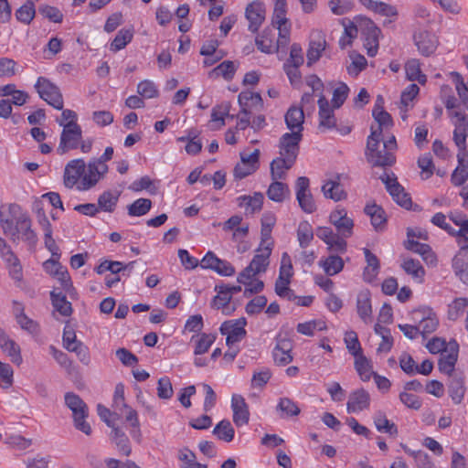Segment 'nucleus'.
<instances>
[{
	"instance_id": "nucleus-1",
	"label": "nucleus",
	"mask_w": 468,
	"mask_h": 468,
	"mask_svg": "<svg viewBox=\"0 0 468 468\" xmlns=\"http://www.w3.org/2000/svg\"><path fill=\"white\" fill-rule=\"evenodd\" d=\"M372 114L375 121L378 122V126L377 128L371 126V133L367 137L365 154L367 162L373 166L386 168L395 164L396 157L392 153L388 152H385L384 154H381L378 146L382 140L383 129L392 125V119L390 114L384 111L383 107L379 106L378 103L375 104Z\"/></svg>"
},
{
	"instance_id": "nucleus-2",
	"label": "nucleus",
	"mask_w": 468,
	"mask_h": 468,
	"mask_svg": "<svg viewBox=\"0 0 468 468\" xmlns=\"http://www.w3.org/2000/svg\"><path fill=\"white\" fill-rule=\"evenodd\" d=\"M66 406L72 411L74 426L86 435L91 433L90 425L85 420L88 417V407L82 399L73 393L67 392L64 396Z\"/></svg>"
},
{
	"instance_id": "nucleus-3",
	"label": "nucleus",
	"mask_w": 468,
	"mask_h": 468,
	"mask_svg": "<svg viewBox=\"0 0 468 468\" xmlns=\"http://www.w3.org/2000/svg\"><path fill=\"white\" fill-rule=\"evenodd\" d=\"M58 123L63 129L60 133L57 153L59 155H63L70 150L79 148L82 139V130L77 122L63 123V121H58Z\"/></svg>"
},
{
	"instance_id": "nucleus-4",
	"label": "nucleus",
	"mask_w": 468,
	"mask_h": 468,
	"mask_svg": "<svg viewBox=\"0 0 468 468\" xmlns=\"http://www.w3.org/2000/svg\"><path fill=\"white\" fill-rule=\"evenodd\" d=\"M39 97L57 110L64 106L63 96L59 88L45 77H38L34 85Z\"/></svg>"
},
{
	"instance_id": "nucleus-5",
	"label": "nucleus",
	"mask_w": 468,
	"mask_h": 468,
	"mask_svg": "<svg viewBox=\"0 0 468 468\" xmlns=\"http://www.w3.org/2000/svg\"><path fill=\"white\" fill-rule=\"evenodd\" d=\"M379 179L385 185L387 191L397 204L407 209L411 207L412 202L410 195L405 192L404 187L398 182V178L394 173L384 171L379 176Z\"/></svg>"
},
{
	"instance_id": "nucleus-6",
	"label": "nucleus",
	"mask_w": 468,
	"mask_h": 468,
	"mask_svg": "<svg viewBox=\"0 0 468 468\" xmlns=\"http://www.w3.org/2000/svg\"><path fill=\"white\" fill-rule=\"evenodd\" d=\"M449 117L454 126L453 141L458 150L466 148L468 137V114L463 111L450 112Z\"/></svg>"
},
{
	"instance_id": "nucleus-7",
	"label": "nucleus",
	"mask_w": 468,
	"mask_h": 468,
	"mask_svg": "<svg viewBox=\"0 0 468 468\" xmlns=\"http://www.w3.org/2000/svg\"><path fill=\"white\" fill-rule=\"evenodd\" d=\"M246 324L247 320L244 317L225 321L221 324L219 331L221 335H227L226 343L228 346H233L245 338L247 335Z\"/></svg>"
},
{
	"instance_id": "nucleus-8",
	"label": "nucleus",
	"mask_w": 468,
	"mask_h": 468,
	"mask_svg": "<svg viewBox=\"0 0 468 468\" xmlns=\"http://www.w3.org/2000/svg\"><path fill=\"white\" fill-rule=\"evenodd\" d=\"M310 181L306 176H300L296 180V199L303 211L311 214L316 210L314 197L310 191Z\"/></svg>"
},
{
	"instance_id": "nucleus-9",
	"label": "nucleus",
	"mask_w": 468,
	"mask_h": 468,
	"mask_svg": "<svg viewBox=\"0 0 468 468\" xmlns=\"http://www.w3.org/2000/svg\"><path fill=\"white\" fill-rule=\"evenodd\" d=\"M360 27L362 35L365 37L364 46L369 57H374L378 49V38L381 33L380 29L375 23L368 18L360 19Z\"/></svg>"
},
{
	"instance_id": "nucleus-10",
	"label": "nucleus",
	"mask_w": 468,
	"mask_h": 468,
	"mask_svg": "<svg viewBox=\"0 0 468 468\" xmlns=\"http://www.w3.org/2000/svg\"><path fill=\"white\" fill-rule=\"evenodd\" d=\"M412 320L418 322V329L422 335L434 332L439 324L436 314L430 308H419L412 312Z\"/></svg>"
},
{
	"instance_id": "nucleus-11",
	"label": "nucleus",
	"mask_w": 468,
	"mask_h": 468,
	"mask_svg": "<svg viewBox=\"0 0 468 468\" xmlns=\"http://www.w3.org/2000/svg\"><path fill=\"white\" fill-rule=\"evenodd\" d=\"M108 172L107 165H98L92 159L88 163L82 174L80 189L88 190L94 186Z\"/></svg>"
},
{
	"instance_id": "nucleus-12",
	"label": "nucleus",
	"mask_w": 468,
	"mask_h": 468,
	"mask_svg": "<svg viewBox=\"0 0 468 468\" xmlns=\"http://www.w3.org/2000/svg\"><path fill=\"white\" fill-rule=\"evenodd\" d=\"M329 221L342 238H350L353 235L354 220L347 216L345 208H336L332 211Z\"/></svg>"
},
{
	"instance_id": "nucleus-13",
	"label": "nucleus",
	"mask_w": 468,
	"mask_h": 468,
	"mask_svg": "<svg viewBox=\"0 0 468 468\" xmlns=\"http://www.w3.org/2000/svg\"><path fill=\"white\" fill-rule=\"evenodd\" d=\"M303 133L300 131L285 133L280 139V155L296 160Z\"/></svg>"
},
{
	"instance_id": "nucleus-14",
	"label": "nucleus",
	"mask_w": 468,
	"mask_h": 468,
	"mask_svg": "<svg viewBox=\"0 0 468 468\" xmlns=\"http://www.w3.org/2000/svg\"><path fill=\"white\" fill-rule=\"evenodd\" d=\"M20 239L30 246H35L37 242V237L31 229V221L26 216H21L16 219V224L12 232V239L14 241Z\"/></svg>"
},
{
	"instance_id": "nucleus-15",
	"label": "nucleus",
	"mask_w": 468,
	"mask_h": 468,
	"mask_svg": "<svg viewBox=\"0 0 468 468\" xmlns=\"http://www.w3.org/2000/svg\"><path fill=\"white\" fill-rule=\"evenodd\" d=\"M414 43L422 56L429 57L436 51L439 40L434 33L423 30L414 35Z\"/></svg>"
},
{
	"instance_id": "nucleus-16",
	"label": "nucleus",
	"mask_w": 468,
	"mask_h": 468,
	"mask_svg": "<svg viewBox=\"0 0 468 468\" xmlns=\"http://www.w3.org/2000/svg\"><path fill=\"white\" fill-rule=\"evenodd\" d=\"M266 9L261 2L254 1L249 4L245 10V16L249 21V30L256 33L265 20Z\"/></svg>"
},
{
	"instance_id": "nucleus-17",
	"label": "nucleus",
	"mask_w": 468,
	"mask_h": 468,
	"mask_svg": "<svg viewBox=\"0 0 468 468\" xmlns=\"http://www.w3.org/2000/svg\"><path fill=\"white\" fill-rule=\"evenodd\" d=\"M370 395L364 388H358L349 394L346 403L348 413H358L366 410L370 406Z\"/></svg>"
},
{
	"instance_id": "nucleus-18",
	"label": "nucleus",
	"mask_w": 468,
	"mask_h": 468,
	"mask_svg": "<svg viewBox=\"0 0 468 468\" xmlns=\"http://www.w3.org/2000/svg\"><path fill=\"white\" fill-rule=\"evenodd\" d=\"M86 165L83 159H74L69 161L64 170V185L68 188H72L82 177Z\"/></svg>"
},
{
	"instance_id": "nucleus-19",
	"label": "nucleus",
	"mask_w": 468,
	"mask_h": 468,
	"mask_svg": "<svg viewBox=\"0 0 468 468\" xmlns=\"http://www.w3.org/2000/svg\"><path fill=\"white\" fill-rule=\"evenodd\" d=\"M458 344L453 341L450 343V349L441 352L438 363L439 370L446 375H451L455 367L458 358Z\"/></svg>"
},
{
	"instance_id": "nucleus-20",
	"label": "nucleus",
	"mask_w": 468,
	"mask_h": 468,
	"mask_svg": "<svg viewBox=\"0 0 468 468\" xmlns=\"http://www.w3.org/2000/svg\"><path fill=\"white\" fill-rule=\"evenodd\" d=\"M458 165L451 176L452 185L456 186H463L468 179V151L466 148L458 150Z\"/></svg>"
},
{
	"instance_id": "nucleus-21",
	"label": "nucleus",
	"mask_w": 468,
	"mask_h": 468,
	"mask_svg": "<svg viewBox=\"0 0 468 468\" xmlns=\"http://www.w3.org/2000/svg\"><path fill=\"white\" fill-rule=\"evenodd\" d=\"M319 107V129L322 131L334 128L335 126V117L333 109L330 107L326 98L320 94L318 99Z\"/></svg>"
},
{
	"instance_id": "nucleus-22",
	"label": "nucleus",
	"mask_w": 468,
	"mask_h": 468,
	"mask_svg": "<svg viewBox=\"0 0 468 468\" xmlns=\"http://www.w3.org/2000/svg\"><path fill=\"white\" fill-rule=\"evenodd\" d=\"M238 101L241 107L240 113H243L246 116L251 113V108L260 111L263 107V101L261 94L250 90L241 91L239 94Z\"/></svg>"
},
{
	"instance_id": "nucleus-23",
	"label": "nucleus",
	"mask_w": 468,
	"mask_h": 468,
	"mask_svg": "<svg viewBox=\"0 0 468 468\" xmlns=\"http://www.w3.org/2000/svg\"><path fill=\"white\" fill-rule=\"evenodd\" d=\"M233 421L237 426H243L249 422L250 412L248 405L241 395L234 394L231 399Z\"/></svg>"
},
{
	"instance_id": "nucleus-24",
	"label": "nucleus",
	"mask_w": 468,
	"mask_h": 468,
	"mask_svg": "<svg viewBox=\"0 0 468 468\" xmlns=\"http://www.w3.org/2000/svg\"><path fill=\"white\" fill-rule=\"evenodd\" d=\"M0 347L8 355L13 363L16 365L21 364L22 356L19 346L2 328H0Z\"/></svg>"
},
{
	"instance_id": "nucleus-25",
	"label": "nucleus",
	"mask_w": 468,
	"mask_h": 468,
	"mask_svg": "<svg viewBox=\"0 0 468 468\" xmlns=\"http://www.w3.org/2000/svg\"><path fill=\"white\" fill-rule=\"evenodd\" d=\"M404 246L406 250L420 254L427 264H435L437 261L436 255L432 251L430 245L420 243L414 239H408Z\"/></svg>"
},
{
	"instance_id": "nucleus-26",
	"label": "nucleus",
	"mask_w": 468,
	"mask_h": 468,
	"mask_svg": "<svg viewBox=\"0 0 468 468\" xmlns=\"http://www.w3.org/2000/svg\"><path fill=\"white\" fill-rule=\"evenodd\" d=\"M322 192L326 198L340 201L346 197V193L340 185V175L329 179L322 186Z\"/></svg>"
},
{
	"instance_id": "nucleus-27",
	"label": "nucleus",
	"mask_w": 468,
	"mask_h": 468,
	"mask_svg": "<svg viewBox=\"0 0 468 468\" xmlns=\"http://www.w3.org/2000/svg\"><path fill=\"white\" fill-rule=\"evenodd\" d=\"M295 160L282 155L271 163V176L272 180L285 179L287 171L293 165Z\"/></svg>"
},
{
	"instance_id": "nucleus-28",
	"label": "nucleus",
	"mask_w": 468,
	"mask_h": 468,
	"mask_svg": "<svg viewBox=\"0 0 468 468\" xmlns=\"http://www.w3.org/2000/svg\"><path fill=\"white\" fill-rule=\"evenodd\" d=\"M263 194L255 192L253 196H240L238 197V205L244 207L246 214H254L261 209L263 204Z\"/></svg>"
},
{
	"instance_id": "nucleus-29",
	"label": "nucleus",
	"mask_w": 468,
	"mask_h": 468,
	"mask_svg": "<svg viewBox=\"0 0 468 468\" xmlns=\"http://www.w3.org/2000/svg\"><path fill=\"white\" fill-rule=\"evenodd\" d=\"M367 9L383 16L396 17L398 16L397 7L381 1L358 0Z\"/></svg>"
},
{
	"instance_id": "nucleus-30",
	"label": "nucleus",
	"mask_w": 468,
	"mask_h": 468,
	"mask_svg": "<svg viewBox=\"0 0 468 468\" xmlns=\"http://www.w3.org/2000/svg\"><path fill=\"white\" fill-rule=\"evenodd\" d=\"M325 45L326 41L322 35L316 34L312 37L307 50V65L309 67L319 60Z\"/></svg>"
},
{
	"instance_id": "nucleus-31",
	"label": "nucleus",
	"mask_w": 468,
	"mask_h": 468,
	"mask_svg": "<svg viewBox=\"0 0 468 468\" xmlns=\"http://www.w3.org/2000/svg\"><path fill=\"white\" fill-rule=\"evenodd\" d=\"M373 422L378 431L388 433L392 437H396L398 435V427L397 425L390 421L384 411L378 410L375 412L373 416Z\"/></svg>"
},
{
	"instance_id": "nucleus-32",
	"label": "nucleus",
	"mask_w": 468,
	"mask_h": 468,
	"mask_svg": "<svg viewBox=\"0 0 468 468\" xmlns=\"http://www.w3.org/2000/svg\"><path fill=\"white\" fill-rule=\"evenodd\" d=\"M356 312L359 317L368 323L372 316V307L369 291H362L356 297Z\"/></svg>"
},
{
	"instance_id": "nucleus-33",
	"label": "nucleus",
	"mask_w": 468,
	"mask_h": 468,
	"mask_svg": "<svg viewBox=\"0 0 468 468\" xmlns=\"http://www.w3.org/2000/svg\"><path fill=\"white\" fill-rule=\"evenodd\" d=\"M272 248L269 246H260L258 249L259 253L256 254L250 263V269H253L257 273L264 272L269 266V258L271 254Z\"/></svg>"
},
{
	"instance_id": "nucleus-34",
	"label": "nucleus",
	"mask_w": 468,
	"mask_h": 468,
	"mask_svg": "<svg viewBox=\"0 0 468 468\" xmlns=\"http://www.w3.org/2000/svg\"><path fill=\"white\" fill-rule=\"evenodd\" d=\"M304 114L303 108L291 107L285 114V122L288 129L292 132L303 131Z\"/></svg>"
},
{
	"instance_id": "nucleus-35",
	"label": "nucleus",
	"mask_w": 468,
	"mask_h": 468,
	"mask_svg": "<svg viewBox=\"0 0 468 468\" xmlns=\"http://www.w3.org/2000/svg\"><path fill=\"white\" fill-rule=\"evenodd\" d=\"M276 218L271 213H265L261 218V246H269L272 248L273 241L271 240V230L275 225Z\"/></svg>"
},
{
	"instance_id": "nucleus-36",
	"label": "nucleus",
	"mask_w": 468,
	"mask_h": 468,
	"mask_svg": "<svg viewBox=\"0 0 468 468\" xmlns=\"http://www.w3.org/2000/svg\"><path fill=\"white\" fill-rule=\"evenodd\" d=\"M118 410L124 416L125 420L133 427V430L130 431L131 436L134 440L140 441L142 434L139 428L140 423L136 410L129 407L127 404H123V406L120 407Z\"/></svg>"
},
{
	"instance_id": "nucleus-37",
	"label": "nucleus",
	"mask_w": 468,
	"mask_h": 468,
	"mask_svg": "<svg viewBox=\"0 0 468 468\" xmlns=\"http://www.w3.org/2000/svg\"><path fill=\"white\" fill-rule=\"evenodd\" d=\"M365 213L370 217L371 224L377 231H380L384 229L387 218L385 217V211L379 206L367 205L365 207Z\"/></svg>"
},
{
	"instance_id": "nucleus-38",
	"label": "nucleus",
	"mask_w": 468,
	"mask_h": 468,
	"mask_svg": "<svg viewBox=\"0 0 468 468\" xmlns=\"http://www.w3.org/2000/svg\"><path fill=\"white\" fill-rule=\"evenodd\" d=\"M290 189L288 185L280 182L279 180H273L267 190L268 197L274 201L281 203L290 197Z\"/></svg>"
},
{
	"instance_id": "nucleus-39",
	"label": "nucleus",
	"mask_w": 468,
	"mask_h": 468,
	"mask_svg": "<svg viewBox=\"0 0 468 468\" xmlns=\"http://www.w3.org/2000/svg\"><path fill=\"white\" fill-rule=\"evenodd\" d=\"M50 299L54 309L58 311L61 315L69 316L71 314V303L67 300V297L64 293L52 291L50 292Z\"/></svg>"
},
{
	"instance_id": "nucleus-40",
	"label": "nucleus",
	"mask_w": 468,
	"mask_h": 468,
	"mask_svg": "<svg viewBox=\"0 0 468 468\" xmlns=\"http://www.w3.org/2000/svg\"><path fill=\"white\" fill-rule=\"evenodd\" d=\"M111 438L122 455H130L132 449L129 439L121 429L118 427L113 428L111 432Z\"/></svg>"
},
{
	"instance_id": "nucleus-41",
	"label": "nucleus",
	"mask_w": 468,
	"mask_h": 468,
	"mask_svg": "<svg viewBox=\"0 0 468 468\" xmlns=\"http://www.w3.org/2000/svg\"><path fill=\"white\" fill-rule=\"evenodd\" d=\"M320 265L327 275L334 276L343 270L344 261L337 255H330L320 261Z\"/></svg>"
},
{
	"instance_id": "nucleus-42",
	"label": "nucleus",
	"mask_w": 468,
	"mask_h": 468,
	"mask_svg": "<svg viewBox=\"0 0 468 468\" xmlns=\"http://www.w3.org/2000/svg\"><path fill=\"white\" fill-rule=\"evenodd\" d=\"M236 72V67L233 61L225 60L214 68L209 73V78L223 77L226 80L233 79Z\"/></svg>"
},
{
	"instance_id": "nucleus-43",
	"label": "nucleus",
	"mask_w": 468,
	"mask_h": 468,
	"mask_svg": "<svg viewBox=\"0 0 468 468\" xmlns=\"http://www.w3.org/2000/svg\"><path fill=\"white\" fill-rule=\"evenodd\" d=\"M452 269L456 276L468 285V259L462 253H458L452 259Z\"/></svg>"
},
{
	"instance_id": "nucleus-44",
	"label": "nucleus",
	"mask_w": 468,
	"mask_h": 468,
	"mask_svg": "<svg viewBox=\"0 0 468 468\" xmlns=\"http://www.w3.org/2000/svg\"><path fill=\"white\" fill-rule=\"evenodd\" d=\"M212 433L217 436L218 440L229 442L234 438L235 431L229 420H223L214 427Z\"/></svg>"
},
{
	"instance_id": "nucleus-45",
	"label": "nucleus",
	"mask_w": 468,
	"mask_h": 468,
	"mask_svg": "<svg viewBox=\"0 0 468 468\" xmlns=\"http://www.w3.org/2000/svg\"><path fill=\"white\" fill-rule=\"evenodd\" d=\"M355 357V368L361 380L368 381L375 373L372 371L371 362L363 354Z\"/></svg>"
},
{
	"instance_id": "nucleus-46",
	"label": "nucleus",
	"mask_w": 468,
	"mask_h": 468,
	"mask_svg": "<svg viewBox=\"0 0 468 468\" xmlns=\"http://www.w3.org/2000/svg\"><path fill=\"white\" fill-rule=\"evenodd\" d=\"M406 75L410 80H417L424 84L427 80L426 75L421 72L419 59L412 58L407 61L405 65Z\"/></svg>"
},
{
	"instance_id": "nucleus-47",
	"label": "nucleus",
	"mask_w": 468,
	"mask_h": 468,
	"mask_svg": "<svg viewBox=\"0 0 468 468\" xmlns=\"http://www.w3.org/2000/svg\"><path fill=\"white\" fill-rule=\"evenodd\" d=\"M133 37V28H122L112 41L111 50L116 52L124 48L132 41Z\"/></svg>"
},
{
	"instance_id": "nucleus-48",
	"label": "nucleus",
	"mask_w": 468,
	"mask_h": 468,
	"mask_svg": "<svg viewBox=\"0 0 468 468\" xmlns=\"http://www.w3.org/2000/svg\"><path fill=\"white\" fill-rule=\"evenodd\" d=\"M314 239L313 228L308 221L300 222L297 229V239L301 248L308 247Z\"/></svg>"
},
{
	"instance_id": "nucleus-49",
	"label": "nucleus",
	"mask_w": 468,
	"mask_h": 468,
	"mask_svg": "<svg viewBox=\"0 0 468 468\" xmlns=\"http://www.w3.org/2000/svg\"><path fill=\"white\" fill-rule=\"evenodd\" d=\"M364 254L367 266L364 271V276L367 281L376 277L379 270V261L375 254H373L368 249H364Z\"/></svg>"
},
{
	"instance_id": "nucleus-50",
	"label": "nucleus",
	"mask_w": 468,
	"mask_h": 468,
	"mask_svg": "<svg viewBox=\"0 0 468 468\" xmlns=\"http://www.w3.org/2000/svg\"><path fill=\"white\" fill-rule=\"evenodd\" d=\"M36 15L35 4L33 1H27L26 4L21 5L16 11V19L25 24L29 25L31 21L34 19Z\"/></svg>"
},
{
	"instance_id": "nucleus-51",
	"label": "nucleus",
	"mask_w": 468,
	"mask_h": 468,
	"mask_svg": "<svg viewBox=\"0 0 468 468\" xmlns=\"http://www.w3.org/2000/svg\"><path fill=\"white\" fill-rule=\"evenodd\" d=\"M17 307L16 308V322L19 324L22 329L28 331L29 333H36L38 329L37 324L27 317L23 310V307L20 303H16Z\"/></svg>"
},
{
	"instance_id": "nucleus-52",
	"label": "nucleus",
	"mask_w": 468,
	"mask_h": 468,
	"mask_svg": "<svg viewBox=\"0 0 468 468\" xmlns=\"http://www.w3.org/2000/svg\"><path fill=\"white\" fill-rule=\"evenodd\" d=\"M152 201L148 198H138L128 206V214L132 217H141L149 212Z\"/></svg>"
},
{
	"instance_id": "nucleus-53",
	"label": "nucleus",
	"mask_w": 468,
	"mask_h": 468,
	"mask_svg": "<svg viewBox=\"0 0 468 468\" xmlns=\"http://www.w3.org/2000/svg\"><path fill=\"white\" fill-rule=\"evenodd\" d=\"M137 92L144 99H154L159 95L157 86L150 80L140 81L137 85Z\"/></svg>"
},
{
	"instance_id": "nucleus-54",
	"label": "nucleus",
	"mask_w": 468,
	"mask_h": 468,
	"mask_svg": "<svg viewBox=\"0 0 468 468\" xmlns=\"http://www.w3.org/2000/svg\"><path fill=\"white\" fill-rule=\"evenodd\" d=\"M467 306L468 300L466 298L455 299L451 304H449L448 318L452 321H456L463 314Z\"/></svg>"
},
{
	"instance_id": "nucleus-55",
	"label": "nucleus",
	"mask_w": 468,
	"mask_h": 468,
	"mask_svg": "<svg viewBox=\"0 0 468 468\" xmlns=\"http://www.w3.org/2000/svg\"><path fill=\"white\" fill-rule=\"evenodd\" d=\"M406 273L411 275L415 279L421 280L425 274V271L418 260L408 259L401 264Z\"/></svg>"
},
{
	"instance_id": "nucleus-56",
	"label": "nucleus",
	"mask_w": 468,
	"mask_h": 468,
	"mask_svg": "<svg viewBox=\"0 0 468 468\" xmlns=\"http://www.w3.org/2000/svg\"><path fill=\"white\" fill-rule=\"evenodd\" d=\"M178 459L183 463L181 468H207L206 464L196 461L195 453L187 448L179 451Z\"/></svg>"
},
{
	"instance_id": "nucleus-57",
	"label": "nucleus",
	"mask_w": 468,
	"mask_h": 468,
	"mask_svg": "<svg viewBox=\"0 0 468 468\" xmlns=\"http://www.w3.org/2000/svg\"><path fill=\"white\" fill-rule=\"evenodd\" d=\"M403 449L406 453L414 458L416 465L419 468H436L430 456L426 452L422 451H412L407 447H403Z\"/></svg>"
},
{
	"instance_id": "nucleus-58",
	"label": "nucleus",
	"mask_w": 468,
	"mask_h": 468,
	"mask_svg": "<svg viewBox=\"0 0 468 468\" xmlns=\"http://www.w3.org/2000/svg\"><path fill=\"white\" fill-rule=\"evenodd\" d=\"M465 388L461 378H453L449 384V395L455 404H460L463 399Z\"/></svg>"
},
{
	"instance_id": "nucleus-59",
	"label": "nucleus",
	"mask_w": 468,
	"mask_h": 468,
	"mask_svg": "<svg viewBox=\"0 0 468 468\" xmlns=\"http://www.w3.org/2000/svg\"><path fill=\"white\" fill-rule=\"evenodd\" d=\"M118 196L110 191L103 192L98 198L99 208L106 212H112L116 207Z\"/></svg>"
},
{
	"instance_id": "nucleus-60",
	"label": "nucleus",
	"mask_w": 468,
	"mask_h": 468,
	"mask_svg": "<svg viewBox=\"0 0 468 468\" xmlns=\"http://www.w3.org/2000/svg\"><path fill=\"white\" fill-rule=\"evenodd\" d=\"M0 256L3 261L5 262L6 268L13 266L16 262H19V259L14 253L10 246L6 243V241L0 237Z\"/></svg>"
},
{
	"instance_id": "nucleus-61",
	"label": "nucleus",
	"mask_w": 468,
	"mask_h": 468,
	"mask_svg": "<svg viewBox=\"0 0 468 468\" xmlns=\"http://www.w3.org/2000/svg\"><path fill=\"white\" fill-rule=\"evenodd\" d=\"M456 84V90L462 105L468 111V86L458 72L452 73Z\"/></svg>"
},
{
	"instance_id": "nucleus-62",
	"label": "nucleus",
	"mask_w": 468,
	"mask_h": 468,
	"mask_svg": "<svg viewBox=\"0 0 468 468\" xmlns=\"http://www.w3.org/2000/svg\"><path fill=\"white\" fill-rule=\"evenodd\" d=\"M293 275V268L292 263V259L287 252H283L281 258V266L279 270V278L281 280H288L291 282V279Z\"/></svg>"
},
{
	"instance_id": "nucleus-63",
	"label": "nucleus",
	"mask_w": 468,
	"mask_h": 468,
	"mask_svg": "<svg viewBox=\"0 0 468 468\" xmlns=\"http://www.w3.org/2000/svg\"><path fill=\"white\" fill-rule=\"evenodd\" d=\"M277 410H281L286 417L297 416L301 411L296 403L289 398L280 399Z\"/></svg>"
},
{
	"instance_id": "nucleus-64",
	"label": "nucleus",
	"mask_w": 468,
	"mask_h": 468,
	"mask_svg": "<svg viewBox=\"0 0 468 468\" xmlns=\"http://www.w3.org/2000/svg\"><path fill=\"white\" fill-rule=\"evenodd\" d=\"M38 12L48 20L54 23H61L63 20V14L55 6L44 5H40Z\"/></svg>"
}]
</instances>
